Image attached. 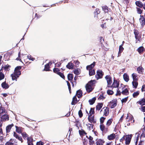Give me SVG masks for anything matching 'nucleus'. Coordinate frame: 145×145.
<instances>
[{
	"mask_svg": "<svg viewBox=\"0 0 145 145\" xmlns=\"http://www.w3.org/2000/svg\"><path fill=\"white\" fill-rule=\"evenodd\" d=\"M20 66H17L15 68L14 72L11 75L12 79L13 80L17 81V79L21 74V71L20 70L21 69Z\"/></svg>",
	"mask_w": 145,
	"mask_h": 145,
	"instance_id": "obj_1",
	"label": "nucleus"
},
{
	"mask_svg": "<svg viewBox=\"0 0 145 145\" xmlns=\"http://www.w3.org/2000/svg\"><path fill=\"white\" fill-rule=\"evenodd\" d=\"M132 135H124L120 140L121 142H122L124 140L125 141V144L126 145H129L131 142Z\"/></svg>",
	"mask_w": 145,
	"mask_h": 145,
	"instance_id": "obj_2",
	"label": "nucleus"
},
{
	"mask_svg": "<svg viewBox=\"0 0 145 145\" xmlns=\"http://www.w3.org/2000/svg\"><path fill=\"white\" fill-rule=\"evenodd\" d=\"M95 82L94 80H91L86 84V88L87 92H90L93 90Z\"/></svg>",
	"mask_w": 145,
	"mask_h": 145,
	"instance_id": "obj_3",
	"label": "nucleus"
},
{
	"mask_svg": "<svg viewBox=\"0 0 145 145\" xmlns=\"http://www.w3.org/2000/svg\"><path fill=\"white\" fill-rule=\"evenodd\" d=\"M103 75V73L101 70H98L97 72V74L95 75L96 78L97 80L102 78Z\"/></svg>",
	"mask_w": 145,
	"mask_h": 145,
	"instance_id": "obj_4",
	"label": "nucleus"
},
{
	"mask_svg": "<svg viewBox=\"0 0 145 145\" xmlns=\"http://www.w3.org/2000/svg\"><path fill=\"white\" fill-rule=\"evenodd\" d=\"M117 101L116 99H113L108 103L109 107L112 108H114L117 105Z\"/></svg>",
	"mask_w": 145,
	"mask_h": 145,
	"instance_id": "obj_5",
	"label": "nucleus"
},
{
	"mask_svg": "<svg viewBox=\"0 0 145 145\" xmlns=\"http://www.w3.org/2000/svg\"><path fill=\"white\" fill-rule=\"evenodd\" d=\"M106 80L107 81V87L111 86V84L112 83V77L110 75H106L105 77Z\"/></svg>",
	"mask_w": 145,
	"mask_h": 145,
	"instance_id": "obj_6",
	"label": "nucleus"
},
{
	"mask_svg": "<svg viewBox=\"0 0 145 145\" xmlns=\"http://www.w3.org/2000/svg\"><path fill=\"white\" fill-rule=\"evenodd\" d=\"M119 85V82L116 80L114 79L113 83L112 84H111V86H109L108 87H110L112 88H118Z\"/></svg>",
	"mask_w": 145,
	"mask_h": 145,
	"instance_id": "obj_7",
	"label": "nucleus"
},
{
	"mask_svg": "<svg viewBox=\"0 0 145 145\" xmlns=\"http://www.w3.org/2000/svg\"><path fill=\"white\" fill-rule=\"evenodd\" d=\"M2 121H5L9 120V117L7 114L1 116L0 118Z\"/></svg>",
	"mask_w": 145,
	"mask_h": 145,
	"instance_id": "obj_8",
	"label": "nucleus"
},
{
	"mask_svg": "<svg viewBox=\"0 0 145 145\" xmlns=\"http://www.w3.org/2000/svg\"><path fill=\"white\" fill-rule=\"evenodd\" d=\"M103 116H107L109 113V108L108 107H104L103 108Z\"/></svg>",
	"mask_w": 145,
	"mask_h": 145,
	"instance_id": "obj_9",
	"label": "nucleus"
},
{
	"mask_svg": "<svg viewBox=\"0 0 145 145\" xmlns=\"http://www.w3.org/2000/svg\"><path fill=\"white\" fill-rule=\"evenodd\" d=\"M86 137L89 140V145H93L95 143L94 141L93 140V137L90 136H89V137L88 136H86Z\"/></svg>",
	"mask_w": 145,
	"mask_h": 145,
	"instance_id": "obj_10",
	"label": "nucleus"
},
{
	"mask_svg": "<svg viewBox=\"0 0 145 145\" xmlns=\"http://www.w3.org/2000/svg\"><path fill=\"white\" fill-rule=\"evenodd\" d=\"M140 17L139 19L141 25L143 26L145 24V18L143 16L141 15H140Z\"/></svg>",
	"mask_w": 145,
	"mask_h": 145,
	"instance_id": "obj_11",
	"label": "nucleus"
},
{
	"mask_svg": "<svg viewBox=\"0 0 145 145\" xmlns=\"http://www.w3.org/2000/svg\"><path fill=\"white\" fill-rule=\"evenodd\" d=\"M13 136L16 139H18L19 140L21 141V142H23V140L21 136H19L15 132H14Z\"/></svg>",
	"mask_w": 145,
	"mask_h": 145,
	"instance_id": "obj_12",
	"label": "nucleus"
},
{
	"mask_svg": "<svg viewBox=\"0 0 145 145\" xmlns=\"http://www.w3.org/2000/svg\"><path fill=\"white\" fill-rule=\"evenodd\" d=\"M100 129L103 132H107L108 131V128L105 127L103 124H100Z\"/></svg>",
	"mask_w": 145,
	"mask_h": 145,
	"instance_id": "obj_13",
	"label": "nucleus"
},
{
	"mask_svg": "<svg viewBox=\"0 0 145 145\" xmlns=\"http://www.w3.org/2000/svg\"><path fill=\"white\" fill-rule=\"evenodd\" d=\"M122 94L123 95H127L129 94V91L127 88H122Z\"/></svg>",
	"mask_w": 145,
	"mask_h": 145,
	"instance_id": "obj_14",
	"label": "nucleus"
},
{
	"mask_svg": "<svg viewBox=\"0 0 145 145\" xmlns=\"http://www.w3.org/2000/svg\"><path fill=\"white\" fill-rule=\"evenodd\" d=\"M14 126L13 124L9 125L7 126L6 127V132L7 133H8L10 132L12 127Z\"/></svg>",
	"mask_w": 145,
	"mask_h": 145,
	"instance_id": "obj_15",
	"label": "nucleus"
},
{
	"mask_svg": "<svg viewBox=\"0 0 145 145\" xmlns=\"http://www.w3.org/2000/svg\"><path fill=\"white\" fill-rule=\"evenodd\" d=\"M95 63L94 62L92 63L90 65H88L86 67V69L87 70H90L93 69H92L94 67L95 65Z\"/></svg>",
	"mask_w": 145,
	"mask_h": 145,
	"instance_id": "obj_16",
	"label": "nucleus"
},
{
	"mask_svg": "<svg viewBox=\"0 0 145 145\" xmlns=\"http://www.w3.org/2000/svg\"><path fill=\"white\" fill-rule=\"evenodd\" d=\"M115 137V134L114 133H112L108 136L107 137V139L110 140H112L114 139Z\"/></svg>",
	"mask_w": 145,
	"mask_h": 145,
	"instance_id": "obj_17",
	"label": "nucleus"
},
{
	"mask_svg": "<svg viewBox=\"0 0 145 145\" xmlns=\"http://www.w3.org/2000/svg\"><path fill=\"white\" fill-rule=\"evenodd\" d=\"M27 141L28 145H33V139L31 137H27Z\"/></svg>",
	"mask_w": 145,
	"mask_h": 145,
	"instance_id": "obj_18",
	"label": "nucleus"
},
{
	"mask_svg": "<svg viewBox=\"0 0 145 145\" xmlns=\"http://www.w3.org/2000/svg\"><path fill=\"white\" fill-rule=\"evenodd\" d=\"M2 87L4 89H7L9 87V85L7 84L6 82H3L1 84Z\"/></svg>",
	"mask_w": 145,
	"mask_h": 145,
	"instance_id": "obj_19",
	"label": "nucleus"
},
{
	"mask_svg": "<svg viewBox=\"0 0 145 145\" xmlns=\"http://www.w3.org/2000/svg\"><path fill=\"white\" fill-rule=\"evenodd\" d=\"M123 46V44H122L119 46V51L118 53V56H120L121 55V53L123 51L124 48L122 47Z\"/></svg>",
	"mask_w": 145,
	"mask_h": 145,
	"instance_id": "obj_20",
	"label": "nucleus"
},
{
	"mask_svg": "<svg viewBox=\"0 0 145 145\" xmlns=\"http://www.w3.org/2000/svg\"><path fill=\"white\" fill-rule=\"evenodd\" d=\"M135 4L138 7L141 8L143 6V4L140 1H137L135 2Z\"/></svg>",
	"mask_w": 145,
	"mask_h": 145,
	"instance_id": "obj_21",
	"label": "nucleus"
},
{
	"mask_svg": "<svg viewBox=\"0 0 145 145\" xmlns=\"http://www.w3.org/2000/svg\"><path fill=\"white\" fill-rule=\"evenodd\" d=\"M52 63L51 62H50L46 64L45 65V67L44 70L46 71H49L50 70L49 69V65H50L52 64Z\"/></svg>",
	"mask_w": 145,
	"mask_h": 145,
	"instance_id": "obj_22",
	"label": "nucleus"
},
{
	"mask_svg": "<svg viewBox=\"0 0 145 145\" xmlns=\"http://www.w3.org/2000/svg\"><path fill=\"white\" fill-rule=\"evenodd\" d=\"M134 33L135 35V37L136 40H139V38L138 36V32L137 30H135L134 31Z\"/></svg>",
	"mask_w": 145,
	"mask_h": 145,
	"instance_id": "obj_23",
	"label": "nucleus"
},
{
	"mask_svg": "<svg viewBox=\"0 0 145 145\" xmlns=\"http://www.w3.org/2000/svg\"><path fill=\"white\" fill-rule=\"evenodd\" d=\"M144 69L141 66H139L137 68V71L140 74H142Z\"/></svg>",
	"mask_w": 145,
	"mask_h": 145,
	"instance_id": "obj_24",
	"label": "nucleus"
},
{
	"mask_svg": "<svg viewBox=\"0 0 145 145\" xmlns=\"http://www.w3.org/2000/svg\"><path fill=\"white\" fill-rule=\"evenodd\" d=\"M87 129L89 131L92 130L93 128V126L92 124L88 123L86 124Z\"/></svg>",
	"mask_w": 145,
	"mask_h": 145,
	"instance_id": "obj_25",
	"label": "nucleus"
},
{
	"mask_svg": "<svg viewBox=\"0 0 145 145\" xmlns=\"http://www.w3.org/2000/svg\"><path fill=\"white\" fill-rule=\"evenodd\" d=\"M104 141L101 139H99L97 140L96 142V145H102L104 143Z\"/></svg>",
	"mask_w": 145,
	"mask_h": 145,
	"instance_id": "obj_26",
	"label": "nucleus"
},
{
	"mask_svg": "<svg viewBox=\"0 0 145 145\" xmlns=\"http://www.w3.org/2000/svg\"><path fill=\"white\" fill-rule=\"evenodd\" d=\"M123 78L124 80L126 82H127L129 81V76L126 73H124L123 75Z\"/></svg>",
	"mask_w": 145,
	"mask_h": 145,
	"instance_id": "obj_27",
	"label": "nucleus"
},
{
	"mask_svg": "<svg viewBox=\"0 0 145 145\" xmlns=\"http://www.w3.org/2000/svg\"><path fill=\"white\" fill-rule=\"evenodd\" d=\"M10 67L11 66L7 64L5 65V66L2 68H3L5 71H9L10 70Z\"/></svg>",
	"mask_w": 145,
	"mask_h": 145,
	"instance_id": "obj_28",
	"label": "nucleus"
},
{
	"mask_svg": "<svg viewBox=\"0 0 145 145\" xmlns=\"http://www.w3.org/2000/svg\"><path fill=\"white\" fill-rule=\"evenodd\" d=\"M74 66L73 64L71 62L69 63L67 65V67L69 69H72Z\"/></svg>",
	"mask_w": 145,
	"mask_h": 145,
	"instance_id": "obj_29",
	"label": "nucleus"
},
{
	"mask_svg": "<svg viewBox=\"0 0 145 145\" xmlns=\"http://www.w3.org/2000/svg\"><path fill=\"white\" fill-rule=\"evenodd\" d=\"M76 95L77 96L78 98H80L82 95V92L80 90H79L76 92Z\"/></svg>",
	"mask_w": 145,
	"mask_h": 145,
	"instance_id": "obj_30",
	"label": "nucleus"
},
{
	"mask_svg": "<svg viewBox=\"0 0 145 145\" xmlns=\"http://www.w3.org/2000/svg\"><path fill=\"white\" fill-rule=\"evenodd\" d=\"M78 102L77 100L76 97L75 96L72 98V101L71 103V105H74Z\"/></svg>",
	"mask_w": 145,
	"mask_h": 145,
	"instance_id": "obj_31",
	"label": "nucleus"
},
{
	"mask_svg": "<svg viewBox=\"0 0 145 145\" xmlns=\"http://www.w3.org/2000/svg\"><path fill=\"white\" fill-rule=\"evenodd\" d=\"M132 77L133 81H137L138 80V77L136 73H133L132 74Z\"/></svg>",
	"mask_w": 145,
	"mask_h": 145,
	"instance_id": "obj_32",
	"label": "nucleus"
},
{
	"mask_svg": "<svg viewBox=\"0 0 145 145\" xmlns=\"http://www.w3.org/2000/svg\"><path fill=\"white\" fill-rule=\"evenodd\" d=\"M96 100V98L95 97L91 99H89V102L91 105H93L95 102Z\"/></svg>",
	"mask_w": 145,
	"mask_h": 145,
	"instance_id": "obj_33",
	"label": "nucleus"
},
{
	"mask_svg": "<svg viewBox=\"0 0 145 145\" xmlns=\"http://www.w3.org/2000/svg\"><path fill=\"white\" fill-rule=\"evenodd\" d=\"M79 132L81 137L83 136L84 135H86L87 134V133L83 130H79Z\"/></svg>",
	"mask_w": 145,
	"mask_h": 145,
	"instance_id": "obj_34",
	"label": "nucleus"
},
{
	"mask_svg": "<svg viewBox=\"0 0 145 145\" xmlns=\"http://www.w3.org/2000/svg\"><path fill=\"white\" fill-rule=\"evenodd\" d=\"M16 131L17 132L19 133H22V128L20 127H18L17 126H16Z\"/></svg>",
	"mask_w": 145,
	"mask_h": 145,
	"instance_id": "obj_35",
	"label": "nucleus"
},
{
	"mask_svg": "<svg viewBox=\"0 0 145 145\" xmlns=\"http://www.w3.org/2000/svg\"><path fill=\"white\" fill-rule=\"evenodd\" d=\"M103 104L102 103H99L96 106L97 110H99L103 106Z\"/></svg>",
	"mask_w": 145,
	"mask_h": 145,
	"instance_id": "obj_36",
	"label": "nucleus"
},
{
	"mask_svg": "<svg viewBox=\"0 0 145 145\" xmlns=\"http://www.w3.org/2000/svg\"><path fill=\"white\" fill-rule=\"evenodd\" d=\"M132 84L133 88H137V87L138 85V82H137V81H133L132 82Z\"/></svg>",
	"mask_w": 145,
	"mask_h": 145,
	"instance_id": "obj_37",
	"label": "nucleus"
},
{
	"mask_svg": "<svg viewBox=\"0 0 145 145\" xmlns=\"http://www.w3.org/2000/svg\"><path fill=\"white\" fill-rule=\"evenodd\" d=\"M22 135L23 138L25 139L26 138L27 139V137H28V135L25 132H23L22 133Z\"/></svg>",
	"mask_w": 145,
	"mask_h": 145,
	"instance_id": "obj_38",
	"label": "nucleus"
},
{
	"mask_svg": "<svg viewBox=\"0 0 145 145\" xmlns=\"http://www.w3.org/2000/svg\"><path fill=\"white\" fill-rule=\"evenodd\" d=\"M138 103L141 105H145V99H143L140 100L138 102Z\"/></svg>",
	"mask_w": 145,
	"mask_h": 145,
	"instance_id": "obj_39",
	"label": "nucleus"
},
{
	"mask_svg": "<svg viewBox=\"0 0 145 145\" xmlns=\"http://www.w3.org/2000/svg\"><path fill=\"white\" fill-rule=\"evenodd\" d=\"M112 121H113V120L112 118H110V119H109L106 122V125L107 126H109L111 124Z\"/></svg>",
	"mask_w": 145,
	"mask_h": 145,
	"instance_id": "obj_40",
	"label": "nucleus"
},
{
	"mask_svg": "<svg viewBox=\"0 0 145 145\" xmlns=\"http://www.w3.org/2000/svg\"><path fill=\"white\" fill-rule=\"evenodd\" d=\"M140 92L139 91H137L134 92L133 94V97L134 98L136 97L139 94Z\"/></svg>",
	"mask_w": 145,
	"mask_h": 145,
	"instance_id": "obj_41",
	"label": "nucleus"
},
{
	"mask_svg": "<svg viewBox=\"0 0 145 145\" xmlns=\"http://www.w3.org/2000/svg\"><path fill=\"white\" fill-rule=\"evenodd\" d=\"M88 119L89 121L91 123L94 122V117L93 116L92 117L91 116H89Z\"/></svg>",
	"mask_w": 145,
	"mask_h": 145,
	"instance_id": "obj_42",
	"label": "nucleus"
},
{
	"mask_svg": "<svg viewBox=\"0 0 145 145\" xmlns=\"http://www.w3.org/2000/svg\"><path fill=\"white\" fill-rule=\"evenodd\" d=\"M144 50V48L143 46H140L137 49L138 52L140 54Z\"/></svg>",
	"mask_w": 145,
	"mask_h": 145,
	"instance_id": "obj_43",
	"label": "nucleus"
},
{
	"mask_svg": "<svg viewBox=\"0 0 145 145\" xmlns=\"http://www.w3.org/2000/svg\"><path fill=\"white\" fill-rule=\"evenodd\" d=\"M95 73V70L93 69L91 70H89V74L90 76L94 75Z\"/></svg>",
	"mask_w": 145,
	"mask_h": 145,
	"instance_id": "obj_44",
	"label": "nucleus"
},
{
	"mask_svg": "<svg viewBox=\"0 0 145 145\" xmlns=\"http://www.w3.org/2000/svg\"><path fill=\"white\" fill-rule=\"evenodd\" d=\"M140 135V134L138 133H136L135 134L136 136H137L136 139V141L135 142V145H137L138 143V140L139 138V135Z\"/></svg>",
	"mask_w": 145,
	"mask_h": 145,
	"instance_id": "obj_45",
	"label": "nucleus"
},
{
	"mask_svg": "<svg viewBox=\"0 0 145 145\" xmlns=\"http://www.w3.org/2000/svg\"><path fill=\"white\" fill-rule=\"evenodd\" d=\"M68 78L69 80L70 81L72 80L73 78V74H69L68 75Z\"/></svg>",
	"mask_w": 145,
	"mask_h": 145,
	"instance_id": "obj_46",
	"label": "nucleus"
},
{
	"mask_svg": "<svg viewBox=\"0 0 145 145\" xmlns=\"http://www.w3.org/2000/svg\"><path fill=\"white\" fill-rule=\"evenodd\" d=\"M73 72L75 74L78 75L80 73V71L79 69L77 68L73 71Z\"/></svg>",
	"mask_w": 145,
	"mask_h": 145,
	"instance_id": "obj_47",
	"label": "nucleus"
},
{
	"mask_svg": "<svg viewBox=\"0 0 145 145\" xmlns=\"http://www.w3.org/2000/svg\"><path fill=\"white\" fill-rule=\"evenodd\" d=\"M94 113V109L93 108H91L89 112V116H91Z\"/></svg>",
	"mask_w": 145,
	"mask_h": 145,
	"instance_id": "obj_48",
	"label": "nucleus"
},
{
	"mask_svg": "<svg viewBox=\"0 0 145 145\" xmlns=\"http://www.w3.org/2000/svg\"><path fill=\"white\" fill-rule=\"evenodd\" d=\"M103 10L106 13L108 12V7L106 6H104L102 7Z\"/></svg>",
	"mask_w": 145,
	"mask_h": 145,
	"instance_id": "obj_49",
	"label": "nucleus"
},
{
	"mask_svg": "<svg viewBox=\"0 0 145 145\" xmlns=\"http://www.w3.org/2000/svg\"><path fill=\"white\" fill-rule=\"evenodd\" d=\"M53 71L54 72L58 74L60 72L59 70L57 68H55L53 69Z\"/></svg>",
	"mask_w": 145,
	"mask_h": 145,
	"instance_id": "obj_50",
	"label": "nucleus"
},
{
	"mask_svg": "<svg viewBox=\"0 0 145 145\" xmlns=\"http://www.w3.org/2000/svg\"><path fill=\"white\" fill-rule=\"evenodd\" d=\"M83 143L84 145H87L88 143V140L85 139H83Z\"/></svg>",
	"mask_w": 145,
	"mask_h": 145,
	"instance_id": "obj_51",
	"label": "nucleus"
},
{
	"mask_svg": "<svg viewBox=\"0 0 145 145\" xmlns=\"http://www.w3.org/2000/svg\"><path fill=\"white\" fill-rule=\"evenodd\" d=\"M20 52H19L18 54V57L16 59L17 60H19L20 62H22L21 58Z\"/></svg>",
	"mask_w": 145,
	"mask_h": 145,
	"instance_id": "obj_52",
	"label": "nucleus"
},
{
	"mask_svg": "<svg viewBox=\"0 0 145 145\" xmlns=\"http://www.w3.org/2000/svg\"><path fill=\"white\" fill-rule=\"evenodd\" d=\"M107 93L109 95H112L114 93V92L112 90H108L107 91Z\"/></svg>",
	"mask_w": 145,
	"mask_h": 145,
	"instance_id": "obj_53",
	"label": "nucleus"
},
{
	"mask_svg": "<svg viewBox=\"0 0 145 145\" xmlns=\"http://www.w3.org/2000/svg\"><path fill=\"white\" fill-rule=\"evenodd\" d=\"M136 8L137 9V11L138 13L140 14L142 13V10H141V9L138 7H137Z\"/></svg>",
	"mask_w": 145,
	"mask_h": 145,
	"instance_id": "obj_54",
	"label": "nucleus"
},
{
	"mask_svg": "<svg viewBox=\"0 0 145 145\" xmlns=\"http://www.w3.org/2000/svg\"><path fill=\"white\" fill-rule=\"evenodd\" d=\"M125 119L126 122H129L130 120V117H129V115L128 114H127V116Z\"/></svg>",
	"mask_w": 145,
	"mask_h": 145,
	"instance_id": "obj_55",
	"label": "nucleus"
},
{
	"mask_svg": "<svg viewBox=\"0 0 145 145\" xmlns=\"http://www.w3.org/2000/svg\"><path fill=\"white\" fill-rule=\"evenodd\" d=\"M105 119V118L101 117L100 119V124H103Z\"/></svg>",
	"mask_w": 145,
	"mask_h": 145,
	"instance_id": "obj_56",
	"label": "nucleus"
},
{
	"mask_svg": "<svg viewBox=\"0 0 145 145\" xmlns=\"http://www.w3.org/2000/svg\"><path fill=\"white\" fill-rule=\"evenodd\" d=\"M5 77V75L3 73L0 72V80L3 79Z\"/></svg>",
	"mask_w": 145,
	"mask_h": 145,
	"instance_id": "obj_57",
	"label": "nucleus"
},
{
	"mask_svg": "<svg viewBox=\"0 0 145 145\" xmlns=\"http://www.w3.org/2000/svg\"><path fill=\"white\" fill-rule=\"evenodd\" d=\"M27 57V58L30 60L33 61L35 59L33 58L32 56L30 55H28Z\"/></svg>",
	"mask_w": 145,
	"mask_h": 145,
	"instance_id": "obj_58",
	"label": "nucleus"
},
{
	"mask_svg": "<svg viewBox=\"0 0 145 145\" xmlns=\"http://www.w3.org/2000/svg\"><path fill=\"white\" fill-rule=\"evenodd\" d=\"M105 97L103 96V94H101L99 97V99L100 100H102L104 99L105 98Z\"/></svg>",
	"mask_w": 145,
	"mask_h": 145,
	"instance_id": "obj_59",
	"label": "nucleus"
},
{
	"mask_svg": "<svg viewBox=\"0 0 145 145\" xmlns=\"http://www.w3.org/2000/svg\"><path fill=\"white\" fill-rule=\"evenodd\" d=\"M121 92L119 90V89L118 88L117 91V93L116 94V95H121Z\"/></svg>",
	"mask_w": 145,
	"mask_h": 145,
	"instance_id": "obj_60",
	"label": "nucleus"
},
{
	"mask_svg": "<svg viewBox=\"0 0 145 145\" xmlns=\"http://www.w3.org/2000/svg\"><path fill=\"white\" fill-rule=\"evenodd\" d=\"M128 97H126L123 99L121 100V102L122 103L126 102L127 100Z\"/></svg>",
	"mask_w": 145,
	"mask_h": 145,
	"instance_id": "obj_61",
	"label": "nucleus"
},
{
	"mask_svg": "<svg viewBox=\"0 0 145 145\" xmlns=\"http://www.w3.org/2000/svg\"><path fill=\"white\" fill-rule=\"evenodd\" d=\"M58 74L59 76H60L63 78V79L64 78L65 76H64V75L62 73L60 72Z\"/></svg>",
	"mask_w": 145,
	"mask_h": 145,
	"instance_id": "obj_62",
	"label": "nucleus"
},
{
	"mask_svg": "<svg viewBox=\"0 0 145 145\" xmlns=\"http://www.w3.org/2000/svg\"><path fill=\"white\" fill-rule=\"evenodd\" d=\"M44 143L43 142L40 141L37 142V145H43Z\"/></svg>",
	"mask_w": 145,
	"mask_h": 145,
	"instance_id": "obj_63",
	"label": "nucleus"
},
{
	"mask_svg": "<svg viewBox=\"0 0 145 145\" xmlns=\"http://www.w3.org/2000/svg\"><path fill=\"white\" fill-rule=\"evenodd\" d=\"M141 110L143 112H145V106H141L140 108Z\"/></svg>",
	"mask_w": 145,
	"mask_h": 145,
	"instance_id": "obj_64",
	"label": "nucleus"
}]
</instances>
